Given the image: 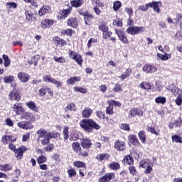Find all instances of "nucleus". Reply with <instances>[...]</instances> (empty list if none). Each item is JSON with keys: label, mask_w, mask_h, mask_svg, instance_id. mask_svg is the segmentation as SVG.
<instances>
[{"label": "nucleus", "mask_w": 182, "mask_h": 182, "mask_svg": "<svg viewBox=\"0 0 182 182\" xmlns=\"http://www.w3.org/2000/svg\"><path fill=\"white\" fill-rule=\"evenodd\" d=\"M13 112L17 114V116H21L23 112H25V109L23 107H22V105L21 103L16 102L15 103L13 107Z\"/></svg>", "instance_id": "obj_10"}, {"label": "nucleus", "mask_w": 182, "mask_h": 182, "mask_svg": "<svg viewBox=\"0 0 182 182\" xmlns=\"http://www.w3.org/2000/svg\"><path fill=\"white\" fill-rule=\"evenodd\" d=\"M74 166L78 168H86V164L80 161H76L74 162Z\"/></svg>", "instance_id": "obj_47"}, {"label": "nucleus", "mask_w": 182, "mask_h": 182, "mask_svg": "<svg viewBox=\"0 0 182 182\" xmlns=\"http://www.w3.org/2000/svg\"><path fill=\"white\" fill-rule=\"evenodd\" d=\"M157 56L159 59H161V60H168L170 58H171V55L165 53L164 55L158 53Z\"/></svg>", "instance_id": "obj_43"}, {"label": "nucleus", "mask_w": 182, "mask_h": 182, "mask_svg": "<svg viewBox=\"0 0 182 182\" xmlns=\"http://www.w3.org/2000/svg\"><path fill=\"white\" fill-rule=\"evenodd\" d=\"M28 150V148L26 146H21L20 148H18L17 149L14 150V156L16 157L18 160H21L22 157H23V152L26 151Z\"/></svg>", "instance_id": "obj_11"}, {"label": "nucleus", "mask_w": 182, "mask_h": 182, "mask_svg": "<svg viewBox=\"0 0 182 182\" xmlns=\"http://www.w3.org/2000/svg\"><path fill=\"white\" fill-rule=\"evenodd\" d=\"M142 70L145 73H156V72H157V68L151 65L146 64L142 68Z\"/></svg>", "instance_id": "obj_15"}, {"label": "nucleus", "mask_w": 182, "mask_h": 182, "mask_svg": "<svg viewBox=\"0 0 182 182\" xmlns=\"http://www.w3.org/2000/svg\"><path fill=\"white\" fill-rule=\"evenodd\" d=\"M62 35H68V36H72L73 34V30L68 28L67 30H62L61 31Z\"/></svg>", "instance_id": "obj_57"}, {"label": "nucleus", "mask_w": 182, "mask_h": 182, "mask_svg": "<svg viewBox=\"0 0 182 182\" xmlns=\"http://www.w3.org/2000/svg\"><path fill=\"white\" fill-rule=\"evenodd\" d=\"M113 11H114L115 12H117V11H119V9H120V8H122V2L119 1H116L113 3Z\"/></svg>", "instance_id": "obj_46"}, {"label": "nucleus", "mask_w": 182, "mask_h": 182, "mask_svg": "<svg viewBox=\"0 0 182 182\" xmlns=\"http://www.w3.org/2000/svg\"><path fill=\"white\" fill-rule=\"evenodd\" d=\"M53 60L58 63H66V59L64 57H56L53 58Z\"/></svg>", "instance_id": "obj_53"}, {"label": "nucleus", "mask_w": 182, "mask_h": 182, "mask_svg": "<svg viewBox=\"0 0 182 182\" xmlns=\"http://www.w3.org/2000/svg\"><path fill=\"white\" fill-rule=\"evenodd\" d=\"M114 147L117 151H124L126 150V142L117 140L114 142Z\"/></svg>", "instance_id": "obj_9"}, {"label": "nucleus", "mask_w": 182, "mask_h": 182, "mask_svg": "<svg viewBox=\"0 0 182 182\" xmlns=\"http://www.w3.org/2000/svg\"><path fill=\"white\" fill-rule=\"evenodd\" d=\"M2 58L4 60V67L8 68V66L11 65V60H9V57H8V55L4 54L2 55Z\"/></svg>", "instance_id": "obj_48"}, {"label": "nucleus", "mask_w": 182, "mask_h": 182, "mask_svg": "<svg viewBox=\"0 0 182 182\" xmlns=\"http://www.w3.org/2000/svg\"><path fill=\"white\" fill-rule=\"evenodd\" d=\"M109 168L111 170H119L120 168V164L117 162H112L109 164Z\"/></svg>", "instance_id": "obj_52"}, {"label": "nucleus", "mask_w": 182, "mask_h": 182, "mask_svg": "<svg viewBox=\"0 0 182 182\" xmlns=\"http://www.w3.org/2000/svg\"><path fill=\"white\" fill-rule=\"evenodd\" d=\"M76 82H80V77H70L66 81L67 85H75Z\"/></svg>", "instance_id": "obj_34"}, {"label": "nucleus", "mask_w": 182, "mask_h": 182, "mask_svg": "<svg viewBox=\"0 0 182 182\" xmlns=\"http://www.w3.org/2000/svg\"><path fill=\"white\" fill-rule=\"evenodd\" d=\"M129 141L131 143H133L134 146H140V143L139 142V139H137V137L134 135H131L129 136Z\"/></svg>", "instance_id": "obj_41"}, {"label": "nucleus", "mask_w": 182, "mask_h": 182, "mask_svg": "<svg viewBox=\"0 0 182 182\" xmlns=\"http://www.w3.org/2000/svg\"><path fill=\"white\" fill-rule=\"evenodd\" d=\"M168 90H171L174 96H178L175 100V103L177 106H181L182 103V90L177 87H174L173 88L169 87H168Z\"/></svg>", "instance_id": "obj_3"}, {"label": "nucleus", "mask_w": 182, "mask_h": 182, "mask_svg": "<svg viewBox=\"0 0 182 182\" xmlns=\"http://www.w3.org/2000/svg\"><path fill=\"white\" fill-rule=\"evenodd\" d=\"M68 173L69 177H73V176L76 174V171L71 168L68 171Z\"/></svg>", "instance_id": "obj_64"}, {"label": "nucleus", "mask_w": 182, "mask_h": 182, "mask_svg": "<svg viewBox=\"0 0 182 182\" xmlns=\"http://www.w3.org/2000/svg\"><path fill=\"white\" fill-rule=\"evenodd\" d=\"M176 39L178 41H182V30H179L175 35Z\"/></svg>", "instance_id": "obj_63"}, {"label": "nucleus", "mask_w": 182, "mask_h": 182, "mask_svg": "<svg viewBox=\"0 0 182 182\" xmlns=\"http://www.w3.org/2000/svg\"><path fill=\"white\" fill-rule=\"evenodd\" d=\"M166 97L159 96L155 99V103H156L157 105H164L166 103Z\"/></svg>", "instance_id": "obj_39"}, {"label": "nucleus", "mask_w": 182, "mask_h": 182, "mask_svg": "<svg viewBox=\"0 0 182 182\" xmlns=\"http://www.w3.org/2000/svg\"><path fill=\"white\" fill-rule=\"evenodd\" d=\"M42 59L43 61L45 60V57L42 55H37L36 56H33L31 58V60H28L29 65H33L34 66H36L38 65V62H39V60Z\"/></svg>", "instance_id": "obj_21"}, {"label": "nucleus", "mask_w": 182, "mask_h": 182, "mask_svg": "<svg viewBox=\"0 0 182 182\" xmlns=\"http://www.w3.org/2000/svg\"><path fill=\"white\" fill-rule=\"evenodd\" d=\"M55 23V20L45 18L41 21V26L43 29H48Z\"/></svg>", "instance_id": "obj_13"}, {"label": "nucleus", "mask_w": 182, "mask_h": 182, "mask_svg": "<svg viewBox=\"0 0 182 182\" xmlns=\"http://www.w3.org/2000/svg\"><path fill=\"white\" fill-rule=\"evenodd\" d=\"M131 73H132V69L128 68L121 75L118 76V77H119V79H120V80L123 81L125 79H127V77H129L130 76Z\"/></svg>", "instance_id": "obj_30"}, {"label": "nucleus", "mask_w": 182, "mask_h": 182, "mask_svg": "<svg viewBox=\"0 0 182 182\" xmlns=\"http://www.w3.org/2000/svg\"><path fill=\"white\" fill-rule=\"evenodd\" d=\"M17 77L23 83H26L29 82V75L25 73L20 72L17 74Z\"/></svg>", "instance_id": "obj_22"}, {"label": "nucleus", "mask_w": 182, "mask_h": 182, "mask_svg": "<svg viewBox=\"0 0 182 182\" xmlns=\"http://www.w3.org/2000/svg\"><path fill=\"white\" fill-rule=\"evenodd\" d=\"M79 14L80 15H82V16H84L85 23V25L89 26V25H90L89 22H90V21H92L94 18L93 15L87 12V11H80Z\"/></svg>", "instance_id": "obj_6"}, {"label": "nucleus", "mask_w": 182, "mask_h": 182, "mask_svg": "<svg viewBox=\"0 0 182 182\" xmlns=\"http://www.w3.org/2000/svg\"><path fill=\"white\" fill-rule=\"evenodd\" d=\"M93 113V110L89 107H85L82 111V117H90L92 116V114Z\"/></svg>", "instance_id": "obj_31"}, {"label": "nucleus", "mask_w": 182, "mask_h": 182, "mask_svg": "<svg viewBox=\"0 0 182 182\" xmlns=\"http://www.w3.org/2000/svg\"><path fill=\"white\" fill-rule=\"evenodd\" d=\"M49 12H50V7L49 6H43L38 11V15L39 16H43V15H46Z\"/></svg>", "instance_id": "obj_25"}, {"label": "nucleus", "mask_w": 182, "mask_h": 182, "mask_svg": "<svg viewBox=\"0 0 182 182\" xmlns=\"http://www.w3.org/2000/svg\"><path fill=\"white\" fill-rule=\"evenodd\" d=\"M73 90L74 92H79L80 93H87V89L82 87H74Z\"/></svg>", "instance_id": "obj_50"}, {"label": "nucleus", "mask_w": 182, "mask_h": 182, "mask_svg": "<svg viewBox=\"0 0 182 182\" xmlns=\"http://www.w3.org/2000/svg\"><path fill=\"white\" fill-rule=\"evenodd\" d=\"M9 97L10 100H16V102H18V100H21V95L19 94V91L16 90L11 91Z\"/></svg>", "instance_id": "obj_16"}, {"label": "nucleus", "mask_w": 182, "mask_h": 182, "mask_svg": "<svg viewBox=\"0 0 182 182\" xmlns=\"http://www.w3.org/2000/svg\"><path fill=\"white\" fill-rule=\"evenodd\" d=\"M99 31H101L103 33L109 31V27L106 24H100L98 27Z\"/></svg>", "instance_id": "obj_54"}, {"label": "nucleus", "mask_w": 182, "mask_h": 182, "mask_svg": "<svg viewBox=\"0 0 182 182\" xmlns=\"http://www.w3.org/2000/svg\"><path fill=\"white\" fill-rule=\"evenodd\" d=\"M26 19L28 22H32L35 19V14L32 13L31 10H27L25 11Z\"/></svg>", "instance_id": "obj_29"}, {"label": "nucleus", "mask_w": 182, "mask_h": 182, "mask_svg": "<svg viewBox=\"0 0 182 182\" xmlns=\"http://www.w3.org/2000/svg\"><path fill=\"white\" fill-rule=\"evenodd\" d=\"M138 87L144 89V90H151V84L144 81L138 85Z\"/></svg>", "instance_id": "obj_28"}, {"label": "nucleus", "mask_w": 182, "mask_h": 182, "mask_svg": "<svg viewBox=\"0 0 182 182\" xmlns=\"http://www.w3.org/2000/svg\"><path fill=\"white\" fill-rule=\"evenodd\" d=\"M112 90L113 92H122L123 90L122 89V85H120V84H115Z\"/></svg>", "instance_id": "obj_61"}, {"label": "nucleus", "mask_w": 182, "mask_h": 182, "mask_svg": "<svg viewBox=\"0 0 182 182\" xmlns=\"http://www.w3.org/2000/svg\"><path fill=\"white\" fill-rule=\"evenodd\" d=\"M171 139L173 143H182V137L180 135H172Z\"/></svg>", "instance_id": "obj_42"}, {"label": "nucleus", "mask_w": 182, "mask_h": 182, "mask_svg": "<svg viewBox=\"0 0 182 182\" xmlns=\"http://www.w3.org/2000/svg\"><path fill=\"white\" fill-rule=\"evenodd\" d=\"M144 31H146V28L143 26H130L127 29V33L133 36H134V35H139L144 32Z\"/></svg>", "instance_id": "obj_4"}, {"label": "nucleus", "mask_w": 182, "mask_h": 182, "mask_svg": "<svg viewBox=\"0 0 182 182\" xmlns=\"http://www.w3.org/2000/svg\"><path fill=\"white\" fill-rule=\"evenodd\" d=\"M69 127H64V129H63V136H64V139L65 140H68V137H69Z\"/></svg>", "instance_id": "obj_59"}, {"label": "nucleus", "mask_w": 182, "mask_h": 182, "mask_svg": "<svg viewBox=\"0 0 182 182\" xmlns=\"http://www.w3.org/2000/svg\"><path fill=\"white\" fill-rule=\"evenodd\" d=\"M149 8H150V3L146 4L145 5H141L138 7L139 11H142V12H146V11H149Z\"/></svg>", "instance_id": "obj_49"}, {"label": "nucleus", "mask_w": 182, "mask_h": 182, "mask_svg": "<svg viewBox=\"0 0 182 182\" xmlns=\"http://www.w3.org/2000/svg\"><path fill=\"white\" fill-rule=\"evenodd\" d=\"M26 106H27V107H28L30 110L34 112L35 113H38L39 112V109H38L36 104H35V102L33 101L26 102Z\"/></svg>", "instance_id": "obj_24"}, {"label": "nucleus", "mask_w": 182, "mask_h": 182, "mask_svg": "<svg viewBox=\"0 0 182 182\" xmlns=\"http://www.w3.org/2000/svg\"><path fill=\"white\" fill-rule=\"evenodd\" d=\"M96 159L98 161H103V160H109V159H110V155H109L107 153H104L98 154L96 156Z\"/></svg>", "instance_id": "obj_33"}, {"label": "nucleus", "mask_w": 182, "mask_h": 182, "mask_svg": "<svg viewBox=\"0 0 182 182\" xmlns=\"http://www.w3.org/2000/svg\"><path fill=\"white\" fill-rule=\"evenodd\" d=\"M160 6H161V2L160 1H153L149 3V8H153V10L154 12H156V14H160V12H161Z\"/></svg>", "instance_id": "obj_18"}, {"label": "nucleus", "mask_w": 182, "mask_h": 182, "mask_svg": "<svg viewBox=\"0 0 182 182\" xmlns=\"http://www.w3.org/2000/svg\"><path fill=\"white\" fill-rule=\"evenodd\" d=\"M37 134L38 136V140H41L42 146H46L43 148L44 151L50 152L53 149H55V144H49L50 139H56L58 137V133L55 132H48L45 129H40L37 131Z\"/></svg>", "instance_id": "obj_1"}, {"label": "nucleus", "mask_w": 182, "mask_h": 182, "mask_svg": "<svg viewBox=\"0 0 182 182\" xmlns=\"http://www.w3.org/2000/svg\"><path fill=\"white\" fill-rule=\"evenodd\" d=\"M107 103V105H112V106H117V107H120V106H122V103H120V102L113 100H108Z\"/></svg>", "instance_id": "obj_51"}, {"label": "nucleus", "mask_w": 182, "mask_h": 182, "mask_svg": "<svg viewBox=\"0 0 182 182\" xmlns=\"http://www.w3.org/2000/svg\"><path fill=\"white\" fill-rule=\"evenodd\" d=\"M115 33H117L119 41L122 42V43H125L126 45L129 43V40L127 39L124 31L122 30H115Z\"/></svg>", "instance_id": "obj_8"}, {"label": "nucleus", "mask_w": 182, "mask_h": 182, "mask_svg": "<svg viewBox=\"0 0 182 182\" xmlns=\"http://www.w3.org/2000/svg\"><path fill=\"white\" fill-rule=\"evenodd\" d=\"M17 126L18 127H20V129H23L24 130H31V129H33V125L29 122H18Z\"/></svg>", "instance_id": "obj_14"}, {"label": "nucleus", "mask_w": 182, "mask_h": 182, "mask_svg": "<svg viewBox=\"0 0 182 182\" xmlns=\"http://www.w3.org/2000/svg\"><path fill=\"white\" fill-rule=\"evenodd\" d=\"M1 141L4 144H8L9 143H12V141H16V137L12 135L3 136L1 138Z\"/></svg>", "instance_id": "obj_19"}, {"label": "nucleus", "mask_w": 182, "mask_h": 182, "mask_svg": "<svg viewBox=\"0 0 182 182\" xmlns=\"http://www.w3.org/2000/svg\"><path fill=\"white\" fill-rule=\"evenodd\" d=\"M65 112H76V105L73 102L68 104L65 108Z\"/></svg>", "instance_id": "obj_35"}, {"label": "nucleus", "mask_w": 182, "mask_h": 182, "mask_svg": "<svg viewBox=\"0 0 182 182\" xmlns=\"http://www.w3.org/2000/svg\"><path fill=\"white\" fill-rule=\"evenodd\" d=\"M70 4L74 8H79V6H82L83 0H74L70 1Z\"/></svg>", "instance_id": "obj_40"}, {"label": "nucleus", "mask_w": 182, "mask_h": 182, "mask_svg": "<svg viewBox=\"0 0 182 182\" xmlns=\"http://www.w3.org/2000/svg\"><path fill=\"white\" fill-rule=\"evenodd\" d=\"M139 139L144 144L146 143V134L144 131H140L138 134Z\"/></svg>", "instance_id": "obj_44"}, {"label": "nucleus", "mask_w": 182, "mask_h": 182, "mask_svg": "<svg viewBox=\"0 0 182 182\" xmlns=\"http://www.w3.org/2000/svg\"><path fill=\"white\" fill-rule=\"evenodd\" d=\"M67 25L68 26H71V28H77L79 23L77 22V19L76 18H71L67 21Z\"/></svg>", "instance_id": "obj_26"}, {"label": "nucleus", "mask_w": 182, "mask_h": 182, "mask_svg": "<svg viewBox=\"0 0 182 182\" xmlns=\"http://www.w3.org/2000/svg\"><path fill=\"white\" fill-rule=\"evenodd\" d=\"M48 91V87H43L38 90V95L41 97L45 96L46 95V92Z\"/></svg>", "instance_id": "obj_55"}, {"label": "nucleus", "mask_w": 182, "mask_h": 182, "mask_svg": "<svg viewBox=\"0 0 182 182\" xmlns=\"http://www.w3.org/2000/svg\"><path fill=\"white\" fill-rule=\"evenodd\" d=\"M124 164H133V157L127 155L124 159Z\"/></svg>", "instance_id": "obj_45"}, {"label": "nucleus", "mask_w": 182, "mask_h": 182, "mask_svg": "<svg viewBox=\"0 0 182 182\" xmlns=\"http://www.w3.org/2000/svg\"><path fill=\"white\" fill-rule=\"evenodd\" d=\"M119 127L122 130H126L127 132H129V130H130V125L129 124H121Z\"/></svg>", "instance_id": "obj_62"}, {"label": "nucleus", "mask_w": 182, "mask_h": 182, "mask_svg": "<svg viewBox=\"0 0 182 182\" xmlns=\"http://www.w3.org/2000/svg\"><path fill=\"white\" fill-rule=\"evenodd\" d=\"M72 11V9H67L63 11H60V19H65V18H68L70 12Z\"/></svg>", "instance_id": "obj_27"}, {"label": "nucleus", "mask_w": 182, "mask_h": 182, "mask_svg": "<svg viewBox=\"0 0 182 182\" xmlns=\"http://www.w3.org/2000/svg\"><path fill=\"white\" fill-rule=\"evenodd\" d=\"M72 148L73 150H74V151H75V153H79V154H80L81 150H82V147L80 146V144H79V142H74L72 144Z\"/></svg>", "instance_id": "obj_36"}, {"label": "nucleus", "mask_w": 182, "mask_h": 182, "mask_svg": "<svg viewBox=\"0 0 182 182\" xmlns=\"http://www.w3.org/2000/svg\"><path fill=\"white\" fill-rule=\"evenodd\" d=\"M68 55L70 59H73V60H75V62H76V63H77V65L82 66L83 63V58H82V55H80V54H77L75 51L70 50L68 52Z\"/></svg>", "instance_id": "obj_5"}, {"label": "nucleus", "mask_w": 182, "mask_h": 182, "mask_svg": "<svg viewBox=\"0 0 182 182\" xmlns=\"http://www.w3.org/2000/svg\"><path fill=\"white\" fill-rule=\"evenodd\" d=\"M6 9H16L18 8V4L14 1L7 2L6 4Z\"/></svg>", "instance_id": "obj_38"}, {"label": "nucleus", "mask_w": 182, "mask_h": 182, "mask_svg": "<svg viewBox=\"0 0 182 182\" xmlns=\"http://www.w3.org/2000/svg\"><path fill=\"white\" fill-rule=\"evenodd\" d=\"M80 126L86 131L87 133H92L93 129H95V130L100 129V125L97 124V123L92 119H82L80 122Z\"/></svg>", "instance_id": "obj_2"}, {"label": "nucleus", "mask_w": 182, "mask_h": 182, "mask_svg": "<svg viewBox=\"0 0 182 182\" xmlns=\"http://www.w3.org/2000/svg\"><path fill=\"white\" fill-rule=\"evenodd\" d=\"M4 83H11V82H14V80H15V77L12 75H10L9 77H4Z\"/></svg>", "instance_id": "obj_58"}, {"label": "nucleus", "mask_w": 182, "mask_h": 182, "mask_svg": "<svg viewBox=\"0 0 182 182\" xmlns=\"http://www.w3.org/2000/svg\"><path fill=\"white\" fill-rule=\"evenodd\" d=\"M92 4L94 6L93 11L95 14H96L97 15H100V14H102V11H100V9L99 8H102V6H103V4L100 3V1L99 0L92 1Z\"/></svg>", "instance_id": "obj_12"}, {"label": "nucleus", "mask_w": 182, "mask_h": 182, "mask_svg": "<svg viewBox=\"0 0 182 182\" xmlns=\"http://www.w3.org/2000/svg\"><path fill=\"white\" fill-rule=\"evenodd\" d=\"M136 116H138L139 117H141V116H143V111L137 108L131 109L128 114V118L133 119V117H136Z\"/></svg>", "instance_id": "obj_7"}, {"label": "nucleus", "mask_w": 182, "mask_h": 182, "mask_svg": "<svg viewBox=\"0 0 182 182\" xmlns=\"http://www.w3.org/2000/svg\"><path fill=\"white\" fill-rule=\"evenodd\" d=\"M54 79L50 75H45L43 77V80L46 82V83H53Z\"/></svg>", "instance_id": "obj_56"}, {"label": "nucleus", "mask_w": 182, "mask_h": 182, "mask_svg": "<svg viewBox=\"0 0 182 182\" xmlns=\"http://www.w3.org/2000/svg\"><path fill=\"white\" fill-rule=\"evenodd\" d=\"M114 173H109L104 175L102 177L100 178V182H108L110 181V180H113L115 177Z\"/></svg>", "instance_id": "obj_20"}, {"label": "nucleus", "mask_w": 182, "mask_h": 182, "mask_svg": "<svg viewBox=\"0 0 182 182\" xmlns=\"http://www.w3.org/2000/svg\"><path fill=\"white\" fill-rule=\"evenodd\" d=\"M54 41L58 46H65V45H66V41L59 37H55Z\"/></svg>", "instance_id": "obj_37"}, {"label": "nucleus", "mask_w": 182, "mask_h": 182, "mask_svg": "<svg viewBox=\"0 0 182 182\" xmlns=\"http://www.w3.org/2000/svg\"><path fill=\"white\" fill-rule=\"evenodd\" d=\"M82 146L83 149H90L92 146V141L89 139V138H85L82 141Z\"/></svg>", "instance_id": "obj_32"}, {"label": "nucleus", "mask_w": 182, "mask_h": 182, "mask_svg": "<svg viewBox=\"0 0 182 182\" xmlns=\"http://www.w3.org/2000/svg\"><path fill=\"white\" fill-rule=\"evenodd\" d=\"M21 119H24L25 120H28L29 122H34L35 115H33V114H32V112H23L21 114Z\"/></svg>", "instance_id": "obj_17"}, {"label": "nucleus", "mask_w": 182, "mask_h": 182, "mask_svg": "<svg viewBox=\"0 0 182 182\" xmlns=\"http://www.w3.org/2000/svg\"><path fill=\"white\" fill-rule=\"evenodd\" d=\"M139 166L141 167H142V168H146L147 167H149V166H154V164L153 163V161L149 159H146L144 160H141L139 162Z\"/></svg>", "instance_id": "obj_23"}, {"label": "nucleus", "mask_w": 182, "mask_h": 182, "mask_svg": "<svg viewBox=\"0 0 182 182\" xmlns=\"http://www.w3.org/2000/svg\"><path fill=\"white\" fill-rule=\"evenodd\" d=\"M106 113L107 114H113L114 113L113 111V106L112 105H109V106L106 107Z\"/></svg>", "instance_id": "obj_60"}]
</instances>
